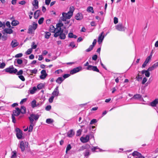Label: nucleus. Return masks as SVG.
I'll return each mask as SVG.
<instances>
[{"instance_id": "57", "label": "nucleus", "mask_w": 158, "mask_h": 158, "mask_svg": "<svg viewBox=\"0 0 158 158\" xmlns=\"http://www.w3.org/2000/svg\"><path fill=\"white\" fill-rule=\"evenodd\" d=\"M19 77L21 80L23 81H24L25 80L24 77H23V76L22 75H19Z\"/></svg>"}, {"instance_id": "3", "label": "nucleus", "mask_w": 158, "mask_h": 158, "mask_svg": "<svg viewBox=\"0 0 158 158\" xmlns=\"http://www.w3.org/2000/svg\"><path fill=\"white\" fill-rule=\"evenodd\" d=\"M5 72L10 74H15L17 72V70L13 66H10L4 70Z\"/></svg>"}, {"instance_id": "44", "label": "nucleus", "mask_w": 158, "mask_h": 158, "mask_svg": "<svg viewBox=\"0 0 158 158\" xmlns=\"http://www.w3.org/2000/svg\"><path fill=\"white\" fill-rule=\"evenodd\" d=\"M53 122V120L51 118L47 119L46 120V122L48 124H50Z\"/></svg>"}, {"instance_id": "61", "label": "nucleus", "mask_w": 158, "mask_h": 158, "mask_svg": "<svg viewBox=\"0 0 158 158\" xmlns=\"http://www.w3.org/2000/svg\"><path fill=\"white\" fill-rule=\"evenodd\" d=\"M97 122V120L96 119H93L90 122V124H92L94 123H95Z\"/></svg>"}, {"instance_id": "62", "label": "nucleus", "mask_w": 158, "mask_h": 158, "mask_svg": "<svg viewBox=\"0 0 158 158\" xmlns=\"http://www.w3.org/2000/svg\"><path fill=\"white\" fill-rule=\"evenodd\" d=\"M118 19L116 17L114 18V24H117L118 23Z\"/></svg>"}, {"instance_id": "23", "label": "nucleus", "mask_w": 158, "mask_h": 158, "mask_svg": "<svg viewBox=\"0 0 158 158\" xmlns=\"http://www.w3.org/2000/svg\"><path fill=\"white\" fill-rule=\"evenodd\" d=\"M150 105L152 107L156 106L158 105V98H156L152 101L150 103Z\"/></svg>"}, {"instance_id": "36", "label": "nucleus", "mask_w": 158, "mask_h": 158, "mask_svg": "<svg viewBox=\"0 0 158 158\" xmlns=\"http://www.w3.org/2000/svg\"><path fill=\"white\" fill-rule=\"evenodd\" d=\"M44 87V84L42 83H40L37 85V88L38 89H42Z\"/></svg>"}, {"instance_id": "12", "label": "nucleus", "mask_w": 158, "mask_h": 158, "mask_svg": "<svg viewBox=\"0 0 158 158\" xmlns=\"http://www.w3.org/2000/svg\"><path fill=\"white\" fill-rule=\"evenodd\" d=\"M31 105L32 108H34L36 107H39L41 106L40 103H37L35 100H33L31 102Z\"/></svg>"}, {"instance_id": "16", "label": "nucleus", "mask_w": 158, "mask_h": 158, "mask_svg": "<svg viewBox=\"0 0 158 158\" xmlns=\"http://www.w3.org/2000/svg\"><path fill=\"white\" fill-rule=\"evenodd\" d=\"M59 94V91L58 89V86H57L55 89L53 91L52 93V95L54 97L57 96Z\"/></svg>"}, {"instance_id": "60", "label": "nucleus", "mask_w": 158, "mask_h": 158, "mask_svg": "<svg viewBox=\"0 0 158 158\" xmlns=\"http://www.w3.org/2000/svg\"><path fill=\"white\" fill-rule=\"evenodd\" d=\"M51 106H50V105L46 107L45 108V109L46 110L49 111L51 109Z\"/></svg>"}, {"instance_id": "2", "label": "nucleus", "mask_w": 158, "mask_h": 158, "mask_svg": "<svg viewBox=\"0 0 158 158\" xmlns=\"http://www.w3.org/2000/svg\"><path fill=\"white\" fill-rule=\"evenodd\" d=\"M63 26V24L61 23H60L57 24L56 25V28H55L54 27L53 25H50L49 28V30L51 32L56 33L58 31V30H56L57 28L58 27L60 28L61 27Z\"/></svg>"}, {"instance_id": "34", "label": "nucleus", "mask_w": 158, "mask_h": 158, "mask_svg": "<svg viewBox=\"0 0 158 158\" xmlns=\"http://www.w3.org/2000/svg\"><path fill=\"white\" fill-rule=\"evenodd\" d=\"M74 10V8L73 6H71L69 8V10L68 12L70 14L73 15V12Z\"/></svg>"}, {"instance_id": "18", "label": "nucleus", "mask_w": 158, "mask_h": 158, "mask_svg": "<svg viewBox=\"0 0 158 158\" xmlns=\"http://www.w3.org/2000/svg\"><path fill=\"white\" fill-rule=\"evenodd\" d=\"M116 29L118 31H123L125 30L124 27L123 26L122 24H119L116 26Z\"/></svg>"}, {"instance_id": "24", "label": "nucleus", "mask_w": 158, "mask_h": 158, "mask_svg": "<svg viewBox=\"0 0 158 158\" xmlns=\"http://www.w3.org/2000/svg\"><path fill=\"white\" fill-rule=\"evenodd\" d=\"M41 75L40 76V77L41 79H44L47 76V74L45 70H43L41 72Z\"/></svg>"}, {"instance_id": "4", "label": "nucleus", "mask_w": 158, "mask_h": 158, "mask_svg": "<svg viewBox=\"0 0 158 158\" xmlns=\"http://www.w3.org/2000/svg\"><path fill=\"white\" fill-rule=\"evenodd\" d=\"M28 143L27 142L23 141H21L19 144V147L21 150V151L23 152L25 148L28 147Z\"/></svg>"}, {"instance_id": "22", "label": "nucleus", "mask_w": 158, "mask_h": 158, "mask_svg": "<svg viewBox=\"0 0 158 158\" xmlns=\"http://www.w3.org/2000/svg\"><path fill=\"white\" fill-rule=\"evenodd\" d=\"M75 18L77 20H80L83 18V15L81 13H78L76 14Z\"/></svg>"}, {"instance_id": "19", "label": "nucleus", "mask_w": 158, "mask_h": 158, "mask_svg": "<svg viewBox=\"0 0 158 158\" xmlns=\"http://www.w3.org/2000/svg\"><path fill=\"white\" fill-rule=\"evenodd\" d=\"M13 31L10 28H5L4 29L2 32L3 34L5 33L9 34H11L13 33Z\"/></svg>"}, {"instance_id": "32", "label": "nucleus", "mask_w": 158, "mask_h": 158, "mask_svg": "<svg viewBox=\"0 0 158 158\" xmlns=\"http://www.w3.org/2000/svg\"><path fill=\"white\" fill-rule=\"evenodd\" d=\"M17 62L19 64H21L23 63V60L21 59H17L15 61V63Z\"/></svg>"}, {"instance_id": "64", "label": "nucleus", "mask_w": 158, "mask_h": 158, "mask_svg": "<svg viewBox=\"0 0 158 158\" xmlns=\"http://www.w3.org/2000/svg\"><path fill=\"white\" fill-rule=\"evenodd\" d=\"M153 65L154 66L155 68L156 69L158 67V61L155 63L153 64Z\"/></svg>"}, {"instance_id": "8", "label": "nucleus", "mask_w": 158, "mask_h": 158, "mask_svg": "<svg viewBox=\"0 0 158 158\" xmlns=\"http://www.w3.org/2000/svg\"><path fill=\"white\" fill-rule=\"evenodd\" d=\"M152 53H151L150 56L147 57L145 61L142 64V68H144L146 66L147 64L151 60L152 57Z\"/></svg>"}, {"instance_id": "13", "label": "nucleus", "mask_w": 158, "mask_h": 158, "mask_svg": "<svg viewBox=\"0 0 158 158\" xmlns=\"http://www.w3.org/2000/svg\"><path fill=\"white\" fill-rule=\"evenodd\" d=\"M87 70H92L94 71H96L98 72H99V70L97 68L96 66H93L91 65H89L87 68Z\"/></svg>"}, {"instance_id": "29", "label": "nucleus", "mask_w": 158, "mask_h": 158, "mask_svg": "<svg viewBox=\"0 0 158 158\" xmlns=\"http://www.w3.org/2000/svg\"><path fill=\"white\" fill-rule=\"evenodd\" d=\"M40 11L39 10H36L34 13V17L35 19H37L40 16Z\"/></svg>"}, {"instance_id": "55", "label": "nucleus", "mask_w": 158, "mask_h": 158, "mask_svg": "<svg viewBox=\"0 0 158 158\" xmlns=\"http://www.w3.org/2000/svg\"><path fill=\"white\" fill-rule=\"evenodd\" d=\"M6 25L8 27L10 28L11 27L10 23L9 21H7L6 23Z\"/></svg>"}, {"instance_id": "35", "label": "nucleus", "mask_w": 158, "mask_h": 158, "mask_svg": "<svg viewBox=\"0 0 158 158\" xmlns=\"http://www.w3.org/2000/svg\"><path fill=\"white\" fill-rule=\"evenodd\" d=\"M20 110L21 111V113L22 114L25 113L26 112V108L24 106H22L21 107Z\"/></svg>"}, {"instance_id": "46", "label": "nucleus", "mask_w": 158, "mask_h": 158, "mask_svg": "<svg viewBox=\"0 0 158 158\" xmlns=\"http://www.w3.org/2000/svg\"><path fill=\"white\" fill-rule=\"evenodd\" d=\"M6 66V64L4 62L0 63V69H3Z\"/></svg>"}, {"instance_id": "25", "label": "nucleus", "mask_w": 158, "mask_h": 158, "mask_svg": "<svg viewBox=\"0 0 158 158\" xmlns=\"http://www.w3.org/2000/svg\"><path fill=\"white\" fill-rule=\"evenodd\" d=\"M37 90V88L35 86L33 87L32 88H30L29 92L31 94H33L35 93Z\"/></svg>"}, {"instance_id": "50", "label": "nucleus", "mask_w": 158, "mask_h": 158, "mask_svg": "<svg viewBox=\"0 0 158 158\" xmlns=\"http://www.w3.org/2000/svg\"><path fill=\"white\" fill-rule=\"evenodd\" d=\"M44 20V18H40L38 21V23L40 24H41L43 23Z\"/></svg>"}, {"instance_id": "58", "label": "nucleus", "mask_w": 158, "mask_h": 158, "mask_svg": "<svg viewBox=\"0 0 158 158\" xmlns=\"http://www.w3.org/2000/svg\"><path fill=\"white\" fill-rule=\"evenodd\" d=\"M16 73H17V75H21L23 73V71L22 70H20L19 72H17Z\"/></svg>"}, {"instance_id": "51", "label": "nucleus", "mask_w": 158, "mask_h": 158, "mask_svg": "<svg viewBox=\"0 0 158 158\" xmlns=\"http://www.w3.org/2000/svg\"><path fill=\"white\" fill-rule=\"evenodd\" d=\"M23 56V54L22 53H20L18 54L15 55V57L19 58Z\"/></svg>"}, {"instance_id": "53", "label": "nucleus", "mask_w": 158, "mask_h": 158, "mask_svg": "<svg viewBox=\"0 0 158 158\" xmlns=\"http://www.w3.org/2000/svg\"><path fill=\"white\" fill-rule=\"evenodd\" d=\"M54 98V96H52L51 97H50L49 99V102L50 103L52 102H53Z\"/></svg>"}, {"instance_id": "39", "label": "nucleus", "mask_w": 158, "mask_h": 158, "mask_svg": "<svg viewBox=\"0 0 158 158\" xmlns=\"http://www.w3.org/2000/svg\"><path fill=\"white\" fill-rule=\"evenodd\" d=\"M87 11L88 12H91L92 13H94L93 8L91 6L88 7L87 9Z\"/></svg>"}, {"instance_id": "9", "label": "nucleus", "mask_w": 158, "mask_h": 158, "mask_svg": "<svg viewBox=\"0 0 158 158\" xmlns=\"http://www.w3.org/2000/svg\"><path fill=\"white\" fill-rule=\"evenodd\" d=\"M89 135H86L85 136H83L80 139L81 141L83 143L88 142L89 141Z\"/></svg>"}, {"instance_id": "38", "label": "nucleus", "mask_w": 158, "mask_h": 158, "mask_svg": "<svg viewBox=\"0 0 158 158\" xmlns=\"http://www.w3.org/2000/svg\"><path fill=\"white\" fill-rule=\"evenodd\" d=\"M17 152L16 151H13L12 152V155L11 158H16L17 156Z\"/></svg>"}, {"instance_id": "49", "label": "nucleus", "mask_w": 158, "mask_h": 158, "mask_svg": "<svg viewBox=\"0 0 158 158\" xmlns=\"http://www.w3.org/2000/svg\"><path fill=\"white\" fill-rule=\"evenodd\" d=\"M155 69H156V68L152 65V66L148 68V70H149L150 71H153Z\"/></svg>"}, {"instance_id": "63", "label": "nucleus", "mask_w": 158, "mask_h": 158, "mask_svg": "<svg viewBox=\"0 0 158 158\" xmlns=\"http://www.w3.org/2000/svg\"><path fill=\"white\" fill-rule=\"evenodd\" d=\"M89 155V152L88 151H86L84 154V155L85 157L88 156Z\"/></svg>"}, {"instance_id": "59", "label": "nucleus", "mask_w": 158, "mask_h": 158, "mask_svg": "<svg viewBox=\"0 0 158 158\" xmlns=\"http://www.w3.org/2000/svg\"><path fill=\"white\" fill-rule=\"evenodd\" d=\"M51 0H45V3L46 4V5H48L51 1Z\"/></svg>"}, {"instance_id": "21", "label": "nucleus", "mask_w": 158, "mask_h": 158, "mask_svg": "<svg viewBox=\"0 0 158 158\" xmlns=\"http://www.w3.org/2000/svg\"><path fill=\"white\" fill-rule=\"evenodd\" d=\"M133 99L139 100L141 101L143 100V98L142 97L141 95L140 94H136L134 95L133 97L131 98V99Z\"/></svg>"}, {"instance_id": "40", "label": "nucleus", "mask_w": 158, "mask_h": 158, "mask_svg": "<svg viewBox=\"0 0 158 158\" xmlns=\"http://www.w3.org/2000/svg\"><path fill=\"white\" fill-rule=\"evenodd\" d=\"M71 148V147L70 144H69L66 147V153H67L70 150Z\"/></svg>"}, {"instance_id": "17", "label": "nucleus", "mask_w": 158, "mask_h": 158, "mask_svg": "<svg viewBox=\"0 0 158 158\" xmlns=\"http://www.w3.org/2000/svg\"><path fill=\"white\" fill-rule=\"evenodd\" d=\"M132 156H136L135 158H145L144 157L142 156L141 154L138 152L135 151L132 154Z\"/></svg>"}, {"instance_id": "56", "label": "nucleus", "mask_w": 158, "mask_h": 158, "mask_svg": "<svg viewBox=\"0 0 158 158\" xmlns=\"http://www.w3.org/2000/svg\"><path fill=\"white\" fill-rule=\"evenodd\" d=\"M27 100V98H24L22 99L20 102V104H22L24 102H25Z\"/></svg>"}, {"instance_id": "42", "label": "nucleus", "mask_w": 158, "mask_h": 158, "mask_svg": "<svg viewBox=\"0 0 158 158\" xmlns=\"http://www.w3.org/2000/svg\"><path fill=\"white\" fill-rule=\"evenodd\" d=\"M69 37L70 38H76L77 37V36L75 35H74L73 33H71L69 34Z\"/></svg>"}, {"instance_id": "14", "label": "nucleus", "mask_w": 158, "mask_h": 158, "mask_svg": "<svg viewBox=\"0 0 158 158\" xmlns=\"http://www.w3.org/2000/svg\"><path fill=\"white\" fill-rule=\"evenodd\" d=\"M104 32H102L101 34L99 35L98 36V42L99 44H101L102 41H103L104 38V36L103 35Z\"/></svg>"}, {"instance_id": "31", "label": "nucleus", "mask_w": 158, "mask_h": 158, "mask_svg": "<svg viewBox=\"0 0 158 158\" xmlns=\"http://www.w3.org/2000/svg\"><path fill=\"white\" fill-rule=\"evenodd\" d=\"M19 24V22L17 20H13L11 22V25L13 26H16Z\"/></svg>"}, {"instance_id": "33", "label": "nucleus", "mask_w": 158, "mask_h": 158, "mask_svg": "<svg viewBox=\"0 0 158 158\" xmlns=\"http://www.w3.org/2000/svg\"><path fill=\"white\" fill-rule=\"evenodd\" d=\"M30 122V125L29 127V131L30 132L33 129V127L34 126V124L33 123V122Z\"/></svg>"}, {"instance_id": "20", "label": "nucleus", "mask_w": 158, "mask_h": 158, "mask_svg": "<svg viewBox=\"0 0 158 158\" xmlns=\"http://www.w3.org/2000/svg\"><path fill=\"white\" fill-rule=\"evenodd\" d=\"M19 44V43L17 42V40H12L10 44L12 48L18 46Z\"/></svg>"}, {"instance_id": "54", "label": "nucleus", "mask_w": 158, "mask_h": 158, "mask_svg": "<svg viewBox=\"0 0 158 158\" xmlns=\"http://www.w3.org/2000/svg\"><path fill=\"white\" fill-rule=\"evenodd\" d=\"M5 27V23L3 22L2 23L1 21H0V28L1 27Z\"/></svg>"}, {"instance_id": "15", "label": "nucleus", "mask_w": 158, "mask_h": 158, "mask_svg": "<svg viewBox=\"0 0 158 158\" xmlns=\"http://www.w3.org/2000/svg\"><path fill=\"white\" fill-rule=\"evenodd\" d=\"M81 69L82 68L80 66L70 71V73L73 74L80 71Z\"/></svg>"}, {"instance_id": "27", "label": "nucleus", "mask_w": 158, "mask_h": 158, "mask_svg": "<svg viewBox=\"0 0 158 158\" xmlns=\"http://www.w3.org/2000/svg\"><path fill=\"white\" fill-rule=\"evenodd\" d=\"M91 150L92 151L94 152H99L102 151L101 149L98 148L97 147H92L91 148Z\"/></svg>"}, {"instance_id": "28", "label": "nucleus", "mask_w": 158, "mask_h": 158, "mask_svg": "<svg viewBox=\"0 0 158 158\" xmlns=\"http://www.w3.org/2000/svg\"><path fill=\"white\" fill-rule=\"evenodd\" d=\"M68 136L69 137H73L74 134V132L73 130H71L67 134Z\"/></svg>"}, {"instance_id": "43", "label": "nucleus", "mask_w": 158, "mask_h": 158, "mask_svg": "<svg viewBox=\"0 0 158 158\" xmlns=\"http://www.w3.org/2000/svg\"><path fill=\"white\" fill-rule=\"evenodd\" d=\"M32 48H29V49H28L27 51L26 52V54H27V55H29L32 52Z\"/></svg>"}, {"instance_id": "10", "label": "nucleus", "mask_w": 158, "mask_h": 158, "mask_svg": "<svg viewBox=\"0 0 158 158\" xmlns=\"http://www.w3.org/2000/svg\"><path fill=\"white\" fill-rule=\"evenodd\" d=\"M16 136L18 139H21L22 138V132L19 129L17 128L16 129Z\"/></svg>"}, {"instance_id": "37", "label": "nucleus", "mask_w": 158, "mask_h": 158, "mask_svg": "<svg viewBox=\"0 0 158 158\" xmlns=\"http://www.w3.org/2000/svg\"><path fill=\"white\" fill-rule=\"evenodd\" d=\"M45 38H46V39H48L51 35V34L49 32H45Z\"/></svg>"}, {"instance_id": "30", "label": "nucleus", "mask_w": 158, "mask_h": 158, "mask_svg": "<svg viewBox=\"0 0 158 158\" xmlns=\"http://www.w3.org/2000/svg\"><path fill=\"white\" fill-rule=\"evenodd\" d=\"M64 80V79L63 77H58L56 80V81L57 83L60 84Z\"/></svg>"}, {"instance_id": "41", "label": "nucleus", "mask_w": 158, "mask_h": 158, "mask_svg": "<svg viewBox=\"0 0 158 158\" xmlns=\"http://www.w3.org/2000/svg\"><path fill=\"white\" fill-rule=\"evenodd\" d=\"M149 71L148 70V69H147V70H146V71L145 72V76L147 77H149L150 76V73L149 72Z\"/></svg>"}, {"instance_id": "48", "label": "nucleus", "mask_w": 158, "mask_h": 158, "mask_svg": "<svg viewBox=\"0 0 158 158\" xmlns=\"http://www.w3.org/2000/svg\"><path fill=\"white\" fill-rule=\"evenodd\" d=\"M93 47H93V45H90L89 46V47L86 50V51L87 52H89L91 50L93 49Z\"/></svg>"}, {"instance_id": "6", "label": "nucleus", "mask_w": 158, "mask_h": 158, "mask_svg": "<svg viewBox=\"0 0 158 158\" xmlns=\"http://www.w3.org/2000/svg\"><path fill=\"white\" fill-rule=\"evenodd\" d=\"M62 19L63 21H66L67 19H69L73 15L70 14L69 12L67 13H63L62 14Z\"/></svg>"}, {"instance_id": "7", "label": "nucleus", "mask_w": 158, "mask_h": 158, "mask_svg": "<svg viewBox=\"0 0 158 158\" xmlns=\"http://www.w3.org/2000/svg\"><path fill=\"white\" fill-rule=\"evenodd\" d=\"M40 116L38 114H31L30 116L29 117L30 122H33L34 120H37L39 118Z\"/></svg>"}, {"instance_id": "1", "label": "nucleus", "mask_w": 158, "mask_h": 158, "mask_svg": "<svg viewBox=\"0 0 158 158\" xmlns=\"http://www.w3.org/2000/svg\"><path fill=\"white\" fill-rule=\"evenodd\" d=\"M58 31L55 33L54 34L55 37H57L58 36H60V37L61 39H64L65 38V35L63 33V30H61V28H58L56 30Z\"/></svg>"}, {"instance_id": "52", "label": "nucleus", "mask_w": 158, "mask_h": 158, "mask_svg": "<svg viewBox=\"0 0 158 158\" xmlns=\"http://www.w3.org/2000/svg\"><path fill=\"white\" fill-rule=\"evenodd\" d=\"M147 79L145 77H144L142 81V84H144L147 82Z\"/></svg>"}, {"instance_id": "45", "label": "nucleus", "mask_w": 158, "mask_h": 158, "mask_svg": "<svg viewBox=\"0 0 158 158\" xmlns=\"http://www.w3.org/2000/svg\"><path fill=\"white\" fill-rule=\"evenodd\" d=\"M82 131V130L81 129H79L77 130L76 134V136H80L81 135Z\"/></svg>"}, {"instance_id": "47", "label": "nucleus", "mask_w": 158, "mask_h": 158, "mask_svg": "<svg viewBox=\"0 0 158 158\" xmlns=\"http://www.w3.org/2000/svg\"><path fill=\"white\" fill-rule=\"evenodd\" d=\"M31 47V48H32V49H35L37 48V45L35 44L34 42H33L32 43Z\"/></svg>"}, {"instance_id": "26", "label": "nucleus", "mask_w": 158, "mask_h": 158, "mask_svg": "<svg viewBox=\"0 0 158 158\" xmlns=\"http://www.w3.org/2000/svg\"><path fill=\"white\" fill-rule=\"evenodd\" d=\"M38 1L37 0H34L32 2V5L35 9H37L38 8Z\"/></svg>"}, {"instance_id": "11", "label": "nucleus", "mask_w": 158, "mask_h": 158, "mask_svg": "<svg viewBox=\"0 0 158 158\" xmlns=\"http://www.w3.org/2000/svg\"><path fill=\"white\" fill-rule=\"evenodd\" d=\"M21 113L20 109L18 107L15 108V110H13L12 115L15 116H18Z\"/></svg>"}, {"instance_id": "5", "label": "nucleus", "mask_w": 158, "mask_h": 158, "mask_svg": "<svg viewBox=\"0 0 158 158\" xmlns=\"http://www.w3.org/2000/svg\"><path fill=\"white\" fill-rule=\"evenodd\" d=\"M37 27V24L35 22H33L32 25L29 26L28 32L29 33H32L36 29Z\"/></svg>"}]
</instances>
